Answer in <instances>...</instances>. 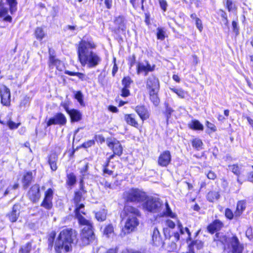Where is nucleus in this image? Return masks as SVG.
<instances>
[{"label": "nucleus", "mask_w": 253, "mask_h": 253, "mask_svg": "<svg viewBox=\"0 0 253 253\" xmlns=\"http://www.w3.org/2000/svg\"><path fill=\"white\" fill-rule=\"evenodd\" d=\"M247 207V201L246 200H240L237 201L235 210L234 211L229 208H226L224 211V216L229 220L239 218L245 211Z\"/></svg>", "instance_id": "obj_8"}, {"label": "nucleus", "mask_w": 253, "mask_h": 253, "mask_svg": "<svg viewBox=\"0 0 253 253\" xmlns=\"http://www.w3.org/2000/svg\"><path fill=\"white\" fill-rule=\"evenodd\" d=\"M57 160V156L56 154H53L51 155L48 159V163L50 166L51 169L55 171L57 169L56 161Z\"/></svg>", "instance_id": "obj_33"}, {"label": "nucleus", "mask_w": 253, "mask_h": 253, "mask_svg": "<svg viewBox=\"0 0 253 253\" xmlns=\"http://www.w3.org/2000/svg\"><path fill=\"white\" fill-rule=\"evenodd\" d=\"M64 107L70 115L72 122H77L79 120V113L78 111L74 109L69 110L65 105L64 106Z\"/></svg>", "instance_id": "obj_30"}, {"label": "nucleus", "mask_w": 253, "mask_h": 253, "mask_svg": "<svg viewBox=\"0 0 253 253\" xmlns=\"http://www.w3.org/2000/svg\"><path fill=\"white\" fill-rule=\"evenodd\" d=\"M144 22L146 25L149 26L151 24L150 22V15L149 13H145V19Z\"/></svg>", "instance_id": "obj_64"}, {"label": "nucleus", "mask_w": 253, "mask_h": 253, "mask_svg": "<svg viewBox=\"0 0 253 253\" xmlns=\"http://www.w3.org/2000/svg\"><path fill=\"white\" fill-rule=\"evenodd\" d=\"M122 253H145V252L141 250L132 249H126Z\"/></svg>", "instance_id": "obj_57"}, {"label": "nucleus", "mask_w": 253, "mask_h": 253, "mask_svg": "<svg viewBox=\"0 0 253 253\" xmlns=\"http://www.w3.org/2000/svg\"><path fill=\"white\" fill-rule=\"evenodd\" d=\"M74 233V231L72 229H65L61 231L55 242L54 249L56 253H67L70 251Z\"/></svg>", "instance_id": "obj_4"}, {"label": "nucleus", "mask_w": 253, "mask_h": 253, "mask_svg": "<svg viewBox=\"0 0 253 253\" xmlns=\"http://www.w3.org/2000/svg\"><path fill=\"white\" fill-rule=\"evenodd\" d=\"M95 215L96 219L99 221H103L106 218V214L101 211L96 212Z\"/></svg>", "instance_id": "obj_46"}, {"label": "nucleus", "mask_w": 253, "mask_h": 253, "mask_svg": "<svg viewBox=\"0 0 253 253\" xmlns=\"http://www.w3.org/2000/svg\"><path fill=\"white\" fill-rule=\"evenodd\" d=\"M191 143L193 149L196 151H200L203 149L204 143L199 138H194L191 140Z\"/></svg>", "instance_id": "obj_25"}, {"label": "nucleus", "mask_w": 253, "mask_h": 253, "mask_svg": "<svg viewBox=\"0 0 253 253\" xmlns=\"http://www.w3.org/2000/svg\"><path fill=\"white\" fill-rule=\"evenodd\" d=\"M95 144V141L94 139L89 140L83 143L81 145H80V147H84V148H88Z\"/></svg>", "instance_id": "obj_52"}, {"label": "nucleus", "mask_w": 253, "mask_h": 253, "mask_svg": "<svg viewBox=\"0 0 253 253\" xmlns=\"http://www.w3.org/2000/svg\"><path fill=\"white\" fill-rule=\"evenodd\" d=\"M217 14L220 16L221 20L225 26L228 25V19L226 12L223 9H219Z\"/></svg>", "instance_id": "obj_36"}, {"label": "nucleus", "mask_w": 253, "mask_h": 253, "mask_svg": "<svg viewBox=\"0 0 253 253\" xmlns=\"http://www.w3.org/2000/svg\"><path fill=\"white\" fill-rule=\"evenodd\" d=\"M156 65H151L149 61L146 62V64L143 65L141 62H138L136 65V73L140 74L143 73L145 76L147 75L149 72H152L155 71Z\"/></svg>", "instance_id": "obj_15"}, {"label": "nucleus", "mask_w": 253, "mask_h": 253, "mask_svg": "<svg viewBox=\"0 0 253 253\" xmlns=\"http://www.w3.org/2000/svg\"><path fill=\"white\" fill-rule=\"evenodd\" d=\"M189 129L193 130L203 131L204 130V126L200 121L196 119L192 120L187 125Z\"/></svg>", "instance_id": "obj_24"}, {"label": "nucleus", "mask_w": 253, "mask_h": 253, "mask_svg": "<svg viewBox=\"0 0 253 253\" xmlns=\"http://www.w3.org/2000/svg\"><path fill=\"white\" fill-rule=\"evenodd\" d=\"M246 235L247 237L250 240L253 238L252 229L251 228H248L247 230Z\"/></svg>", "instance_id": "obj_63"}, {"label": "nucleus", "mask_w": 253, "mask_h": 253, "mask_svg": "<svg viewBox=\"0 0 253 253\" xmlns=\"http://www.w3.org/2000/svg\"><path fill=\"white\" fill-rule=\"evenodd\" d=\"M100 61V58L92 51L80 54V63L83 66L87 64L88 68H93L96 66Z\"/></svg>", "instance_id": "obj_9"}, {"label": "nucleus", "mask_w": 253, "mask_h": 253, "mask_svg": "<svg viewBox=\"0 0 253 253\" xmlns=\"http://www.w3.org/2000/svg\"><path fill=\"white\" fill-rule=\"evenodd\" d=\"M103 174L104 176L106 177L108 175H113L114 171L111 169H109L108 168L102 169Z\"/></svg>", "instance_id": "obj_55"}, {"label": "nucleus", "mask_w": 253, "mask_h": 253, "mask_svg": "<svg viewBox=\"0 0 253 253\" xmlns=\"http://www.w3.org/2000/svg\"><path fill=\"white\" fill-rule=\"evenodd\" d=\"M20 214V206L15 204L12 208V211L7 214V216L10 221L15 222Z\"/></svg>", "instance_id": "obj_23"}, {"label": "nucleus", "mask_w": 253, "mask_h": 253, "mask_svg": "<svg viewBox=\"0 0 253 253\" xmlns=\"http://www.w3.org/2000/svg\"><path fill=\"white\" fill-rule=\"evenodd\" d=\"M127 61L129 68L130 69L136 63V59L135 55L133 54L129 56L127 58Z\"/></svg>", "instance_id": "obj_45"}, {"label": "nucleus", "mask_w": 253, "mask_h": 253, "mask_svg": "<svg viewBox=\"0 0 253 253\" xmlns=\"http://www.w3.org/2000/svg\"><path fill=\"white\" fill-rule=\"evenodd\" d=\"M80 226H83L80 229V246H87L95 238L90 215L84 216L80 214Z\"/></svg>", "instance_id": "obj_3"}, {"label": "nucleus", "mask_w": 253, "mask_h": 253, "mask_svg": "<svg viewBox=\"0 0 253 253\" xmlns=\"http://www.w3.org/2000/svg\"><path fill=\"white\" fill-rule=\"evenodd\" d=\"M146 86L149 95V99L155 106L160 103L159 92L160 85L158 78L155 75L149 77L146 81Z\"/></svg>", "instance_id": "obj_5"}, {"label": "nucleus", "mask_w": 253, "mask_h": 253, "mask_svg": "<svg viewBox=\"0 0 253 253\" xmlns=\"http://www.w3.org/2000/svg\"><path fill=\"white\" fill-rule=\"evenodd\" d=\"M166 33L164 29L162 28L158 27L157 29V38L161 41H163L166 38Z\"/></svg>", "instance_id": "obj_42"}, {"label": "nucleus", "mask_w": 253, "mask_h": 253, "mask_svg": "<svg viewBox=\"0 0 253 253\" xmlns=\"http://www.w3.org/2000/svg\"><path fill=\"white\" fill-rule=\"evenodd\" d=\"M31 243H28L21 247L20 252L22 253H29L31 250Z\"/></svg>", "instance_id": "obj_50"}, {"label": "nucleus", "mask_w": 253, "mask_h": 253, "mask_svg": "<svg viewBox=\"0 0 253 253\" xmlns=\"http://www.w3.org/2000/svg\"><path fill=\"white\" fill-rule=\"evenodd\" d=\"M28 195L30 200L33 202H36L40 197V188L39 185H33L29 191Z\"/></svg>", "instance_id": "obj_21"}, {"label": "nucleus", "mask_w": 253, "mask_h": 253, "mask_svg": "<svg viewBox=\"0 0 253 253\" xmlns=\"http://www.w3.org/2000/svg\"><path fill=\"white\" fill-rule=\"evenodd\" d=\"M166 225L170 229H174L175 227V223L170 219H167L166 220Z\"/></svg>", "instance_id": "obj_62"}, {"label": "nucleus", "mask_w": 253, "mask_h": 253, "mask_svg": "<svg viewBox=\"0 0 253 253\" xmlns=\"http://www.w3.org/2000/svg\"><path fill=\"white\" fill-rule=\"evenodd\" d=\"M103 234L107 238H109L114 234V227L112 223L108 224L104 227Z\"/></svg>", "instance_id": "obj_27"}, {"label": "nucleus", "mask_w": 253, "mask_h": 253, "mask_svg": "<svg viewBox=\"0 0 253 253\" xmlns=\"http://www.w3.org/2000/svg\"><path fill=\"white\" fill-rule=\"evenodd\" d=\"M165 210L160 214V216L168 217L173 219L177 218V214L172 211L168 201L165 203Z\"/></svg>", "instance_id": "obj_22"}, {"label": "nucleus", "mask_w": 253, "mask_h": 253, "mask_svg": "<svg viewBox=\"0 0 253 253\" xmlns=\"http://www.w3.org/2000/svg\"><path fill=\"white\" fill-rule=\"evenodd\" d=\"M141 215L137 207L128 204H125L120 216L122 218L126 219L124 227L125 233L129 234L135 230L139 224V218Z\"/></svg>", "instance_id": "obj_2"}, {"label": "nucleus", "mask_w": 253, "mask_h": 253, "mask_svg": "<svg viewBox=\"0 0 253 253\" xmlns=\"http://www.w3.org/2000/svg\"><path fill=\"white\" fill-rule=\"evenodd\" d=\"M67 120L65 116L62 113H57L52 118L49 119L47 122V126L52 125H64L66 123Z\"/></svg>", "instance_id": "obj_16"}, {"label": "nucleus", "mask_w": 253, "mask_h": 253, "mask_svg": "<svg viewBox=\"0 0 253 253\" xmlns=\"http://www.w3.org/2000/svg\"><path fill=\"white\" fill-rule=\"evenodd\" d=\"M229 168H230L231 171L236 176H239L241 174V168L238 164H233L229 165Z\"/></svg>", "instance_id": "obj_38"}, {"label": "nucleus", "mask_w": 253, "mask_h": 253, "mask_svg": "<svg viewBox=\"0 0 253 253\" xmlns=\"http://www.w3.org/2000/svg\"><path fill=\"white\" fill-rule=\"evenodd\" d=\"M124 120L127 125L134 127L137 129H141L142 126H140L136 115L133 113L126 114L124 115Z\"/></svg>", "instance_id": "obj_17"}, {"label": "nucleus", "mask_w": 253, "mask_h": 253, "mask_svg": "<svg viewBox=\"0 0 253 253\" xmlns=\"http://www.w3.org/2000/svg\"><path fill=\"white\" fill-rule=\"evenodd\" d=\"M8 13V8L3 5V2L0 3V18L5 16Z\"/></svg>", "instance_id": "obj_47"}, {"label": "nucleus", "mask_w": 253, "mask_h": 253, "mask_svg": "<svg viewBox=\"0 0 253 253\" xmlns=\"http://www.w3.org/2000/svg\"><path fill=\"white\" fill-rule=\"evenodd\" d=\"M55 235H56V233L54 231H53L50 233V234L49 235V238L48 239L49 246H52L53 240L55 237Z\"/></svg>", "instance_id": "obj_61"}, {"label": "nucleus", "mask_w": 253, "mask_h": 253, "mask_svg": "<svg viewBox=\"0 0 253 253\" xmlns=\"http://www.w3.org/2000/svg\"><path fill=\"white\" fill-rule=\"evenodd\" d=\"M76 183V177L73 173L67 174L66 183L69 186H73Z\"/></svg>", "instance_id": "obj_39"}, {"label": "nucleus", "mask_w": 253, "mask_h": 253, "mask_svg": "<svg viewBox=\"0 0 253 253\" xmlns=\"http://www.w3.org/2000/svg\"><path fill=\"white\" fill-rule=\"evenodd\" d=\"M94 138V141H96L101 144L103 143L105 141L104 137L102 134L95 135Z\"/></svg>", "instance_id": "obj_56"}, {"label": "nucleus", "mask_w": 253, "mask_h": 253, "mask_svg": "<svg viewBox=\"0 0 253 253\" xmlns=\"http://www.w3.org/2000/svg\"><path fill=\"white\" fill-rule=\"evenodd\" d=\"M160 7L163 11L165 12L167 9L168 2L166 0H158Z\"/></svg>", "instance_id": "obj_53"}, {"label": "nucleus", "mask_w": 253, "mask_h": 253, "mask_svg": "<svg viewBox=\"0 0 253 253\" xmlns=\"http://www.w3.org/2000/svg\"><path fill=\"white\" fill-rule=\"evenodd\" d=\"M6 125L10 129H14L17 128L20 126V123H16L9 120L7 122Z\"/></svg>", "instance_id": "obj_49"}, {"label": "nucleus", "mask_w": 253, "mask_h": 253, "mask_svg": "<svg viewBox=\"0 0 253 253\" xmlns=\"http://www.w3.org/2000/svg\"><path fill=\"white\" fill-rule=\"evenodd\" d=\"M152 242L154 246H163L164 243L161 236L160 233L157 227H155L152 235Z\"/></svg>", "instance_id": "obj_20"}, {"label": "nucleus", "mask_w": 253, "mask_h": 253, "mask_svg": "<svg viewBox=\"0 0 253 253\" xmlns=\"http://www.w3.org/2000/svg\"><path fill=\"white\" fill-rule=\"evenodd\" d=\"M170 90L172 92L175 93L178 96V97L181 99H184L189 96L188 92L181 88H170Z\"/></svg>", "instance_id": "obj_26"}, {"label": "nucleus", "mask_w": 253, "mask_h": 253, "mask_svg": "<svg viewBox=\"0 0 253 253\" xmlns=\"http://www.w3.org/2000/svg\"><path fill=\"white\" fill-rule=\"evenodd\" d=\"M195 24L197 29L200 32H201L203 29V24L200 18L196 19V20L195 21Z\"/></svg>", "instance_id": "obj_58"}, {"label": "nucleus", "mask_w": 253, "mask_h": 253, "mask_svg": "<svg viewBox=\"0 0 253 253\" xmlns=\"http://www.w3.org/2000/svg\"><path fill=\"white\" fill-rule=\"evenodd\" d=\"M129 87L123 86L121 89V96L123 97H126L130 95Z\"/></svg>", "instance_id": "obj_51"}, {"label": "nucleus", "mask_w": 253, "mask_h": 253, "mask_svg": "<svg viewBox=\"0 0 253 253\" xmlns=\"http://www.w3.org/2000/svg\"><path fill=\"white\" fill-rule=\"evenodd\" d=\"M107 145L117 156L120 157L123 152V147L120 142L116 138H108L107 139Z\"/></svg>", "instance_id": "obj_11"}, {"label": "nucleus", "mask_w": 253, "mask_h": 253, "mask_svg": "<svg viewBox=\"0 0 253 253\" xmlns=\"http://www.w3.org/2000/svg\"><path fill=\"white\" fill-rule=\"evenodd\" d=\"M207 177L209 179L214 180L216 179L217 176L213 171L210 170L207 174Z\"/></svg>", "instance_id": "obj_59"}, {"label": "nucleus", "mask_w": 253, "mask_h": 253, "mask_svg": "<svg viewBox=\"0 0 253 253\" xmlns=\"http://www.w3.org/2000/svg\"><path fill=\"white\" fill-rule=\"evenodd\" d=\"M88 168V163H86L84 164V167L80 170V172L82 173V179H80V191L82 189V181L83 179L85 178L86 176L88 175L87 169Z\"/></svg>", "instance_id": "obj_37"}, {"label": "nucleus", "mask_w": 253, "mask_h": 253, "mask_svg": "<svg viewBox=\"0 0 253 253\" xmlns=\"http://www.w3.org/2000/svg\"><path fill=\"white\" fill-rule=\"evenodd\" d=\"M205 125L208 129L209 133L214 132L217 130V127L216 126L209 121H206Z\"/></svg>", "instance_id": "obj_43"}, {"label": "nucleus", "mask_w": 253, "mask_h": 253, "mask_svg": "<svg viewBox=\"0 0 253 253\" xmlns=\"http://www.w3.org/2000/svg\"><path fill=\"white\" fill-rule=\"evenodd\" d=\"M142 208L145 211L152 213L160 212L163 206V202L158 198L149 197L146 194L145 200L142 202Z\"/></svg>", "instance_id": "obj_7"}, {"label": "nucleus", "mask_w": 253, "mask_h": 253, "mask_svg": "<svg viewBox=\"0 0 253 253\" xmlns=\"http://www.w3.org/2000/svg\"><path fill=\"white\" fill-rule=\"evenodd\" d=\"M225 8L228 12H236L237 6L232 0H226Z\"/></svg>", "instance_id": "obj_32"}, {"label": "nucleus", "mask_w": 253, "mask_h": 253, "mask_svg": "<svg viewBox=\"0 0 253 253\" xmlns=\"http://www.w3.org/2000/svg\"><path fill=\"white\" fill-rule=\"evenodd\" d=\"M171 161V155L169 151H163L159 156L157 160L158 165L161 167H167Z\"/></svg>", "instance_id": "obj_13"}, {"label": "nucleus", "mask_w": 253, "mask_h": 253, "mask_svg": "<svg viewBox=\"0 0 253 253\" xmlns=\"http://www.w3.org/2000/svg\"><path fill=\"white\" fill-rule=\"evenodd\" d=\"M35 34L37 39L39 41L42 40L45 36V33L43 30L40 27H38L36 29Z\"/></svg>", "instance_id": "obj_44"}, {"label": "nucleus", "mask_w": 253, "mask_h": 253, "mask_svg": "<svg viewBox=\"0 0 253 253\" xmlns=\"http://www.w3.org/2000/svg\"><path fill=\"white\" fill-rule=\"evenodd\" d=\"M114 23L116 26V27L112 30L114 33L119 34L120 31H126V20L123 15L115 17L114 20Z\"/></svg>", "instance_id": "obj_14"}, {"label": "nucleus", "mask_w": 253, "mask_h": 253, "mask_svg": "<svg viewBox=\"0 0 253 253\" xmlns=\"http://www.w3.org/2000/svg\"><path fill=\"white\" fill-rule=\"evenodd\" d=\"M206 198L208 201L213 202L219 199V194L216 191H210L207 193Z\"/></svg>", "instance_id": "obj_34"}, {"label": "nucleus", "mask_w": 253, "mask_h": 253, "mask_svg": "<svg viewBox=\"0 0 253 253\" xmlns=\"http://www.w3.org/2000/svg\"><path fill=\"white\" fill-rule=\"evenodd\" d=\"M33 179L32 173L27 172L23 176L22 183L24 188H27L30 184Z\"/></svg>", "instance_id": "obj_29"}, {"label": "nucleus", "mask_w": 253, "mask_h": 253, "mask_svg": "<svg viewBox=\"0 0 253 253\" xmlns=\"http://www.w3.org/2000/svg\"><path fill=\"white\" fill-rule=\"evenodd\" d=\"M84 206L83 204H80V214L84 216H87V215H90L89 212L87 210H85L84 209Z\"/></svg>", "instance_id": "obj_60"}, {"label": "nucleus", "mask_w": 253, "mask_h": 253, "mask_svg": "<svg viewBox=\"0 0 253 253\" xmlns=\"http://www.w3.org/2000/svg\"><path fill=\"white\" fill-rule=\"evenodd\" d=\"M146 192L137 188H131L125 191L124 199L127 203H140L144 201L146 197Z\"/></svg>", "instance_id": "obj_6"}, {"label": "nucleus", "mask_w": 253, "mask_h": 253, "mask_svg": "<svg viewBox=\"0 0 253 253\" xmlns=\"http://www.w3.org/2000/svg\"><path fill=\"white\" fill-rule=\"evenodd\" d=\"M4 0H1V2H3V5ZM5 2L9 5L10 13L13 14L17 10V2L16 0H5Z\"/></svg>", "instance_id": "obj_31"}, {"label": "nucleus", "mask_w": 253, "mask_h": 253, "mask_svg": "<svg viewBox=\"0 0 253 253\" xmlns=\"http://www.w3.org/2000/svg\"><path fill=\"white\" fill-rule=\"evenodd\" d=\"M224 227L223 221L219 219H215L207 226L206 229L209 234H215L213 241L217 245L222 246L223 251L228 250L227 253H247L245 244L240 241L235 233L228 237L219 232Z\"/></svg>", "instance_id": "obj_1"}, {"label": "nucleus", "mask_w": 253, "mask_h": 253, "mask_svg": "<svg viewBox=\"0 0 253 253\" xmlns=\"http://www.w3.org/2000/svg\"><path fill=\"white\" fill-rule=\"evenodd\" d=\"M164 106L165 110L164 111L163 113L166 118L167 121H168L171 118V115L172 113L174 112V110L170 106L168 102H165Z\"/></svg>", "instance_id": "obj_28"}, {"label": "nucleus", "mask_w": 253, "mask_h": 253, "mask_svg": "<svg viewBox=\"0 0 253 253\" xmlns=\"http://www.w3.org/2000/svg\"><path fill=\"white\" fill-rule=\"evenodd\" d=\"M53 190L49 188L45 193V197L41 204V206L45 209L50 210L52 207V199L53 198Z\"/></svg>", "instance_id": "obj_19"}, {"label": "nucleus", "mask_w": 253, "mask_h": 253, "mask_svg": "<svg viewBox=\"0 0 253 253\" xmlns=\"http://www.w3.org/2000/svg\"><path fill=\"white\" fill-rule=\"evenodd\" d=\"M189 245L193 248L195 246L197 249L200 250L203 247L204 243L200 240H195L192 241Z\"/></svg>", "instance_id": "obj_41"}, {"label": "nucleus", "mask_w": 253, "mask_h": 253, "mask_svg": "<svg viewBox=\"0 0 253 253\" xmlns=\"http://www.w3.org/2000/svg\"><path fill=\"white\" fill-rule=\"evenodd\" d=\"M1 103L5 106H8L10 104V90L5 86H3L0 90Z\"/></svg>", "instance_id": "obj_18"}, {"label": "nucleus", "mask_w": 253, "mask_h": 253, "mask_svg": "<svg viewBox=\"0 0 253 253\" xmlns=\"http://www.w3.org/2000/svg\"><path fill=\"white\" fill-rule=\"evenodd\" d=\"M74 203L75 204V215L76 217L78 219V221L79 222V192H76L75 193V198L74 199Z\"/></svg>", "instance_id": "obj_35"}, {"label": "nucleus", "mask_w": 253, "mask_h": 253, "mask_svg": "<svg viewBox=\"0 0 253 253\" xmlns=\"http://www.w3.org/2000/svg\"><path fill=\"white\" fill-rule=\"evenodd\" d=\"M133 80L129 76H125L122 79V84L123 86L130 87V84L133 83Z\"/></svg>", "instance_id": "obj_40"}, {"label": "nucleus", "mask_w": 253, "mask_h": 253, "mask_svg": "<svg viewBox=\"0 0 253 253\" xmlns=\"http://www.w3.org/2000/svg\"><path fill=\"white\" fill-rule=\"evenodd\" d=\"M232 26L233 32L235 33L236 35L239 34V27L238 26L237 21L233 20L232 21Z\"/></svg>", "instance_id": "obj_54"}, {"label": "nucleus", "mask_w": 253, "mask_h": 253, "mask_svg": "<svg viewBox=\"0 0 253 253\" xmlns=\"http://www.w3.org/2000/svg\"><path fill=\"white\" fill-rule=\"evenodd\" d=\"M134 110L139 116L142 123L150 118V111L144 104L136 106Z\"/></svg>", "instance_id": "obj_12"}, {"label": "nucleus", "mask_w": 253, "mask_h": 253, "mask_svg": "<svg viewBox=\"0 0 253 253\" xmlns=\"http://www.w3.org/2000/svg\"><path fill=\"white\" fill-rule=\"evenodd\" d=\"M96 46L91 37L88 34H86L80 40V54L89 52V49L95 48Z\"/></svg>", "instance_id": "obj_10"}, {"label": "nucleus", "mask_w": 253, "mask_h": 253, "mask_svg": "<svg viewBox=\"0 0 253 253\" xmlns=\"http://www.w3.org/2000/svg\"><path fill=\"white\" fill-rule=\"evenodd\" d=\"M49 61L50 63H51L53 64H54L58 70H61L62 69V67L61 66V63L60 61L56 58H54V57H51L50 58Z\"/></svg>", "instance_id": "obj_48"}]
</instances>
